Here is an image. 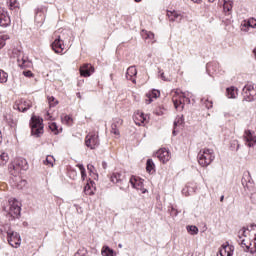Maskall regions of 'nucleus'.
I'll return each mask as SVG.
<instances>
[{"label": "nucleus", "instance_id": "cd10ccee", "mask_svg": "<svg viewBox=\"0 0 256 256\" xmlns=\"http://www.w3.org/2000/svg\"><path fill=\"white\" fill-rule=\"evenodd\" d=\"M146 171L147 173L155 171V162H153V159L151 158L146 161Z\"/></svg>", "mask_w": 256, "mask_h": 256}, {"label": "nucleus", "instance_id": "603ef678", "mask_svg": "<svg viewBox=\"0 0 256 256\" xmlns=\"http://www.w3.org/2000/svg\"><path fill=\"white\" fill-rule=\"evenodd\" d=\"M237 243L240 244V245H244L245 244V239H243V235L239 234V232H238Z\"/></svg>", "mask_w": 256, "mask_h": 256}, {"label": "nucleus", "instance_id": "6ab92c4d", "mask_svg": "<svg viewBox=\"0 0 256 256\" xmlns=\"http://www.w3.org/2000/svg\"><path fill=\"white\" fill-rule=\"evenodd\" d=\"M30 107H32V104L29 100H22L16 105V109H18L21 113H26V111H29Z\"/></svg>", "mask_w": 256, "mask_h": 256}, {"label": "nucleus", "instance_id": "0eeeda50", "mask_svg": "<svg viewBox=\"0 0 256 256\" xmlns=\"http://www.w3.org/2000/svg\"><path fill=\"white\" fill-rule=\"evenodd\" d=\"M175 94L176 96H173L172 98L174 107L178 111H183V109H185V101H188V103H191V100L185 97V94L183 93L182 95H179V91H176Z\"/></svg>", "mask_w": 256, "mask_h": 256}, {"label": "nucleus", "instance_id": "c9c22d12", "mask_svg": "<svg viewBox=\"0 0 256 256\" xmlns=\"http://www.w3.org/2000/svg\"><path fill=\"white\" fill-rule=\"evenodd\" d=\"M201 103H203L206 109H213V101L209 100V98H202Z\"/></svg>", "mask_w": 256, "mask_h": 256}, {"label": "nucleus", "instance_id": "a878e982", "mask_svg": "<svg viewBox=\"0 0 256 256\" xmlns=\"http://www.w3.org/2000/svg\"><path fill=\"white\" fill-rule=\"evenodd\" d=\"M129 183L132 185L133 189H139V187H143V182L135 176L130 177Z\"/></svg>", "mask_w": 256, "mask_h": 256}, {"label": "nucleus", "instance_id": "09e8293b", "mask_svg": "<svg viewBox=\"0 0 256 256\" xmlns=\"http://www.w3.org/2000/svg\"><path fill=\"white\" fill-rule=\"evenodd\" d=\"M246 22H247L248 27H250L252 29H256V19L255 18H250Z\"/></svg>", "mask_w": 256, "mask_h": 256}, {"label": "nucleus", "instance_id": "423d86ee", "mask_svg": "<svg viewBox=\"0 0 256 256\" xmlns=\"http://www.w3.org/2000/svg\"><path fill=\"white\" fill-rule=\"evenodd\" d=\"M9 204L10 207L6 217H8L9 221H15V219H19L21 217V206L17 200L9 202Z\"/></svg>", "mask_w": 256, "mask_h": 256}, {"label": "nucleus", "instance_id": "dca6fc26", "mask_svg": "<svg viewBox=\"0 0 256 256\" xmlns=\"http://www.w3.org/2000/svg\"><path fill=\"white\" fill-rule=\"evenodd\" d=\"M112 183H120V185H125L127 183V179H125V175L120 172H114L110 178Z\"/></svg>", "mask_w": 256, "mask_h": 256}, {"label": "nucleus", "instance_id": "f03ea898", "mask_svg": "<svg viewBox=\"0 0 256 256\" xmlns=\"http://www.w3.org/2000/svg\"><path fill=\"white\" fill-rule=\"evenodd\" d=\"M11 175L17 177L21 171L29 169V163L25 158H17L9 167Z\"/></svg>", "mask_w": 256, "mask_h": 256}, {"label": "nucleus", "instance_id": "72a5a7b5", "mask_svg": "<svg viewBox=\"0 0 256 256\" xmlns=\"http://www.w3.org/2000/svg\"><path fill=\"white\" fill-rule=\"evenodd\" d=\"M8 7L11 11H15V9H19V2L17 0H9Z\"/></svg>", "mask_w": 256, "mask_h": 256}, {"label": "nucleus", "instance_id": "f704fd0d", "mask_svg": "<svg viewBox=\"0 0 256 256\" xmlns=\"http://www.w3.org/2000/svg\"><path fill=\"white\" fill-rule=\"evenodd\" d=\"M43 163L44 165H49V167H53V163H55V158L51 155H48Z\"/></svg>", "mask_w": 256, "mask_h": 256}, {"label": "nucleus", "instance_id": "f3484780", "mask_svg": "<svg viewBox=\"0 0 256 256\" xmlns=\"http://www.w3.org/2000/svg\"><path fill=\"white\" fill-rule=\"evenodd\" d=\"M167 17L169 18V21L172 23H180L181 19H183V16H181V13L177 12L176 10H168L167 11Z\"/></svg>", "mask_w": 256, "mask_h": 256}, {"label": "nucleus", "instance_id": "5701e85b", "mask_svg": "<svg viewBox=\"0 0 256 256\" xmlns=\"http://www.w3.org/2000/svg\"><path fill=\"white\" fill-rule=\"evenodd\" d=\"M92 187H95V182L91 179H88L86 185L84 186L85 195H94Z\"/></svg>", "mask_w": 256, "mask_h": 256}, {"label": "nucleus", "instance_id": "a211bd4d", "mask_svg": "<svg viewBox=\"0 0 256 256\" xmlns=\"http://www.w3.org/2000/svg\"><path fill=\"white\" fill-rule=\"evenodd\" d=\"M123 125V119L115 118L111 124V133L114 135H119V127Z\"/></svg>", "mask_w": 256, "mask_h": 256}, {"label": "nucleus", "instance_id": "9d476101", "mask_svg": "<svg viewBox=\"0 0 256 256\" xmlns=\"http://www.w3.org/2000/svg\"><path fill=\"white\" fill-rule=\"evenodd\" d=\"M85 145L89 149H96V147H99V135L92 134L87 136L85 139Z\"/></svg>", "mask_w": 256, "mask_h": 256}, {"label": "nucleus", "instance_id": "c756f323", "mask_svg": "<svg viewBox=\"0 0 256 256\" xmlns=\"http://www.w3.org/2000/svg\"><path fill=\"white\" fill-rule=\"evenodd\" d=\"M87 169L90 173V176L93 177V179H99V174L95 172V166H93V164H88Z\"/></svg>", "mask_w": 256, "mask_h": 256}, {"label": "nucleus", "instance_id": "a18cd8bd", "mask_svg": "<svg viewBox=\"0 0 256 256\" xmlns=\"http://www.w3.org/2000/svg\"><path fill=\"white\" fill-rule=\"evenodd\" d=\"M230 149H231V151H239V141L232 140L230 142Z\"/></svg>", "mask_w": 256, "mask_h": 256}, {"label": "nucleus", "instance_id": "5fc2aeb1", "mask_svg": "<svg viewBox=\"0 0 256 256\" xmlns=\"http://www.w3.org/2000/svg\"><path fill=\"white\" fill-rule=\"evenodd\" d=\"M23 75L24 77L31 78L33 77V72H31L30 70H26V71H23Z\"/></svg>", "mask_w": 256, "mask_h": 256}, {"label": "nucleus", "instance_id": "8fccbe9b", "mask_svg": "<svg viewBox=\"0 0 256 256\" xmlns=\"http://www.w3.org/2000/svg\"><path fill=\"white\" fill-rule=\"evenodd\" d=\"M74 256H87V250L85 248H80L78 251L74 254Z\"/></svg>", "mask_w": 256, "mask_h": 256}, {"label": "nucleus", "instance_id": "f8f14e48", "mask_svg": "<svg viewBox=\"0 0 256 256\" xmlns=\"http://www.w3.org/2000/svg\"><path fill=\"white\" fill-rule=\"evenodd\" d=\"M243 249H245L246 253H251L252 255L256 253V233L254 234V238L252 241L248 243L244 239V244L240 245Z\"/></svg>", "mask_w": 256, "mask_h": 256}, {"label": "nucleus", "instance_id": "0e129e2a", "mask_svg": "<svg viewBox=\"0 0 256 256\" xmlns=\"http://www.w3.org/2000/svg\"><path fill=\"white\" fill-rule=\"evenodd\" d=\"M76 97H78V99H81V92H78V93L76 94Z\"/></svg>", "mask_w": 256, "mask_h": 256}, {"label": "nucleus", "instance_id": "bf43d9fd", "mask_svg": "<svg viewBox=\"0 0 256 256\" xmlns=\"http://www.w3.org/2000/svg\"><path fill=\"white\" fill-rule=\"evenodd\" d=\"M102 167H103V169H107V162L103 161L102 162Z\"/></svg>", "mask_w": 256, "mask_h": 256}, {"label": "nucleus", "instance_id": "2eb2a0df", "mask_svg": "<svg viewBox=\"0 0 256 256\" xmlns=\"http://www.w3.org/2000/svg\"><path fill=\"white\" fill-rule=\"evenodd\" d=\"M95 73V67L91 64H84L82 67H80V75L82 77H91Z\"/></svg>", "mask_w": 256, "mask_h": 256}, {"label": "nucleus", "instance_id": "9b49d317", "mask_svg": "<svg viewBox=\"0 0 256 256\" xmlns=\"http://www.w3.org/2000/svg\"><path fill=\"white\" fill-rule=\"evenodd\" d=\"M154 155L155 157H157V159H159L161 163H167V161L171 159V154L169 153V150H167V148L159 149Z\"/></svg>", "mask_w": 256, "mask_h": 256}, {"label": "nucleus", "instance_id": "3c124183", "mask_svg": "<svg viewBox=\"0 0 256 256\" xmlns=\"http://www.w3.org/2000/svg\"><path fill=\"white\" fill-rule=\"evenodd\" d=\"M242 91H246V92H255V88L253 87V85H246V86H244V88L242 89Z\"/></svg>", "mask_w": 256, "mask_h": 256}, {"label": "nucleus", "instance_id": "7ed1b4c3", "mask_svg": "<svg viewBox=\"0 0 256 256\" xmlns=\"http://www.w3.org/2000/svg\"><path fill=\"white\" fill-rule=\"evenodd\" d=\"M215 161V154L211 149H204L203 152L198 153V163L202 167H209Z\"/></svg>", "mask_w": 256, "mask_h": 256}, {"label": "nucleus", "instance_id": "b1692460", "mask_svg": "<svg viewBox=\"0 0 256 256\" xmlns=\"http://www.w3.org/2000/svg\"><path fill=\"white\" fill-rule=\"evenodd\" d=\"M242 95L243 101H248V103H251L256 100V92L242 91Z\"/></svg>", "mask_w": 256, "mask_h": 256}, {"label": "nucleus", "instance_id": "69168bd1", "mask_svg": "<svg viewBox=\"0 0 256 256\" xmlns=\"http://www.w3.org/2000/svg\"><path fill=\"white\" fill-rule=\"evenodd\" d=\"M171 213H175V215H177V211L174 210V208H172V212Z\"/></svg>", "mask_w": 256, "mask_h": 256}, {"label": "nucleus", "instance_id": "680f3d73", "mask_svg": "<svg viewBox=\"0 0 256 256\" xmlns=\"http://www.w3.org/2000/svg\"><path fill=\"white\" fill-rule=\"evenodd\" d=\"M225 200V196L224 195H222L221 197H220V201H221V203H223V201Z\"/></svg>", "mask_w": 256, "mask_h": 256}, {"label": "nucleus", "instance_id": "864d4df0", "mask_svg": "<svg viewBox=\"0 0 256 256\" xmlns=\"http://www.w3.org/2000/svg\"><path fill=\"white\" fill-rule=\"evenodd\" d=\"M158 73L160 74V79H162V81H168L163 70L158 68Z\"/></svg>", "mask_w": 256, "mask_h": 256}, {"label": "nucleus", "instance_id": "e2e57ef3", "mask_svg": "<svg viewBox=\"0 0 256 256\" xmlns=\"http://www.w3.org/2000/svg\"><path fill=\"white\" fill-rule=\"evenodd\" d=\"M140 117L143 119V121H145V119H147V118H145V114H144V113H142V114L140 115Z\"/></svg>", "mask_w": 256, "mask_h": 256}, {"label": "nucleus", "instance_id": "58836bf2", "mask_svg": "<svg viewBox=\"0 0 256 256\" xmlns=\"http://www.w3.org/2000/svg\"><path fill=\"white\" fill-rule=\"evenodd\" d=\"M183 123H185V118L183 116H178L175 120H174V128L179 127V125H183Z\"/></svg>", "mask_w": 256, "mask_h": 256}, {"label": "nucleus", "instance_id": "c85d7f7f", "mask_svg": "<svg viewBox=\"0 0 256 256\" xmlns=\"http://www.w3.org/2000/svg\"><path fill=\"white\" fill-rule=\"evenodd\" d=\"M220 256H233V250L231 247H224L223 249L219 250Z\"/></svg>", "mask_w": 256, "mask_h": 256}, {"label": "nucleus", "instance_id": "052dcab7", "mask_svg": "<svg viewBox=\"0 0 256 256\" xmlns=\"http://www.w3.org/2000/svg\"><path fill=\"white\" fill-rule=\"evenodd\" d=\"M192 1H193V3H197L199 5V4H201L202 0H192Z\"/></svg>", "mask_w": 256, "mask_h": 256}, {"label": "nucleus", "instance_id": "39448f33", "mask_svg": "<svg viewBox=\"0 0 256 256\" xmlns=\"http://www.w3.org/2000/svg\"><path fill=\"white\" fill-rule=\"evenodd\" d=\"M65 35H69V33H67V30H65L62 35H58L56 36V38L54 39L53 43L51 44V48L52 50L57 53L58 55L63 53V51L65 50L64 46H65V39H67V36Z\"/></svg>", "mask_w": 256, "mask_h": 256}, {"label": "nucleus", "instance_id": "bb28decb", "mask_svg": "<svg viewBox=\"0 0 256 256\" xmlns=\"http://www.w3.org/2000/svg\"><path fill=\"white\" fill-rule=\"evenodd\" d=\"M242 185L245 189H251V174L249 172L242 178Z\"/></svg>", "mask_w": 256, "mask_h": 256}, {"label": "nucleus", "instance_id": "f257e3e1", "mask_svg": "<svg viewBox=\"0 0 256 256\" xmlns=\"http://www.w3.org/2000/svg\"><path fill=\"white\" fill-rule=\"evenodd\" d=\"M30 129L32 137H41L44 133L43 118L32 115L30 119Z\"/></svg>", "mask_w": 256, "mask_h": 256}, {"label": "nucleus", "instance_id": "13d9d810", "mask_svg": "<svg viewBox=\"0 0 256 256\" xmlns=\"http://www.w3.org/2000/svg\"><path fill=\"white\" fill-rule=\"evenodd\" d=\"M172 135H173L174 137H176V135H177V128L174 127L173 132H172Z\"/></svg>", "mask_w": 256, "mask_h": 256}, {"label": "nucleus", "instance_id": "37998d69", "mask_svg": "<svg viewBox=\"0 0 256 256\" xmlns=\"http://www.w3.org/2000/svg\"><path fill=\"white\" fill-rule=\"evenodd\" d=\"M192 193H195V188L186 187L182 189V194L185 195V197H189Z\"/></svg>", "mask_w": 256, "mask_h": 256}, {"label": "nucleus", "instance_id": "7c9ffc66", "mask_svg": "<svg viewBox=\"0 0 256 256\" xmlns=\"http://www.w3.org/2000/svg\"><path fill=\"white\" fill-rule=\"evenodd\" d=\"M224 11L229 12L233 9V0H223Z\"/></svg>", "mask_w": 256, "mask_h": 256}, {"label": "nucleus", "instance_id": "49530a36", "mask_svg": "<svg viewBox=\"0 0 256 256\" xmlns=\"http://www.w3.org/2000/svg\"><path fill=\"white\" fill-rule=\"evenodd\" d=\"M251 26H249V24H247V20L244 21V23L241 24V31H243L244 33H249Z\"/></svg>", "mask_w": 256, "mask_h": 256}, {"label": "nucleus", "instance_id": "79ce46f5", "mask_svg": "<svg viewBox=\"0 0 256 256\" xmlns=\"http://www.w3.org/2000/svg\"><path fill=\"white\" fill-rule=\"evenodd\" d=\"M49 107H55L59 105V101L54 96H48Z\"/></svg>", "mask_w": 256, "mask_h": 256}, {"label": "nucleus", "instance_id": "c03bdc74", "mask_svg": "<svg viewBox=\"0 0 256 256\" xmlns=\"http://www.w3.org/2000/svg\"><path fill=\"white\" fill-rule=\"evenodd\" d=\"M61 120L63 123H66V125H71V123H73V118L69 115L61 116Z\"/></svg>", "mask_w": 256, "mask_h": 256}, {"label": "nucleus", "instance_id": "4468645a", "mask_svg": "<svg viewBox=\"0 0 256 256\" xmlns=\"http://www.w3.org/2000/svg\"><path fill=\"white\" fill-rule=\"evenodd\" d=\"M11 25V17H9V13L7 11L0 8V27L6 28Z\"/></svg>", "mask_w": 256, "mask_h": 256}, {"label": "nucleus", "instance_id": "412c9836", "mask_svg": "<svg viewBox=\"0 0 256 256\" xmlns=\"http://www.w3.org/2000/svg\"><path fill=\"white\" fill-rule=\"evenodd\" d=\"M238 89L235 86H230L226 88V96L228 99H237V96L239 95Z\"/></svg>", "mask_w": 256, "mask_h": 256}, {"label": "nucleus", "instance_id": "473e14b6", "mask_svg": "<svg viewBox=\"0 0 256 256\" xmlns=\"http://www.w3.org/2000/svg\"><path fill=\"white\" fill-rule=\"evenodd\" d=\"M76 167H78L80 170L82 181H85V179H87V171L85 170V166L83 164H77Z\"/></svg>", "mask_w": 256, "mask_h": 256}, {"label": "nucleus", "instance_id": "4d7b16f0", "mask_svg": "<svg viewBox=\"0 0 256 256\" xmlns=\"http://www.w3.org/2000/svg\"><path fill=\"white\" fill-rule=\"evenodd\" d=\"M18 63H19V67H25V63H27V61H25L24 58H22V63L21 60L18 59Z\"/></svg>", "mask_w": 256, "mask_h": 256}, {"label": "nucleus", "instance_id": "774afa93", "mask_svg": "<svg viewBox=\"0 0 256 256\" xmlns=\"http://www.w3.org/2000/svg\"><path fill=\"white\" fill-rule=\"evenodd\" d=\"M156 115H163V112H157Z\"/></svg>", "mask_w": 256, "mask_h": 256}, {"label": "nucleus", "instance_id": "ddd939ff", "mask_svg": "<svg viewBox=\"0 0 256 256\" xmlns=\"http://www.w3.org/2000/svg\"><path fill=\"white\" fill-rule=\"evenodd\" d=\"M244 139L248 147H254L256 145V134L251 130H246L244 134Z\"/></svg>", "mask_w": 256, "mask_h": 256}, {"label": "nucleus", "instance_id": "e433bc0d", "mask_svg": "<svg viewBox=\"0 0 256 256\" xmlns=\"http://www.w3.org/2000/svg\"><path fill=\"white\" fill-rule=\"evenodd\" d=\"M49 129L54 133V135H59V126H57L56 122H52L49 124Z\"/></svg>", "mask_w": 256, "mask_h": 256}, {"label": "nucleus", "instance_id": "ea45409f", "mask_svg": "<svg viewBox=\"0 0 256 256\" xmlns=\"http://www.w3.org/2000/svg\"><path fill=\"white\" fill-rule=\"evenodd\" d=\"M0 161L2 162V165H7V162L9 161V154L2 152L0 154Z\"/></svg>", "mask_w": 256, "mask_h": 256}, {"label": "nucleus", "instance_id": "20e7f679", "mask_svg": "<svg viewBox=\"0 0 256 256\" xmlns=\"http://www.w3.org/2000/svg\"><path fill=\"white\" fill-rule=\"evenodd\" d=\"M4 231L7 234V241L11 247H19L21 245V235L11 229V226L5 225Z\"/></svg>", "mask_w": 256, "mask_h": 256}, {"label": "nucleus", "instance_id": "6e6552de", "mask_svg": "<svg viewBox=\"0 0 256 256\" xmlns=\"http://www.w3.org/2000/svg\"><path fill=\"white\" fill-rule=\"evenodd\" d=\"M45 13H47V7L45 6H38L35 9L34 21L38 27H41L45 23Z\"/></svg>", "mask_w": 256, "mask_h": 256}, {"label": "nucleus", "instance_id": "a19ab883", "mask_svg": "<svg viewBox=\"0 0 256 256\" xmlns=\"http://www.w3.org/2000/svg\"><path fill=\"white\" fill-rule=\"evenodd\" d=\"M8 78H9V74H7V72L0 69V83H7Z\"/></svg>", "mask_w": 256, "mask_h": 256}, {"label": "nucleus", "instance_id": "6e6d98bb", "mask_svg": "<svg viewBox=\"0 0 256 256\" xmlns=\"http://www.w3.org/2000/svg\"><path fill=\"white\" fill-rule=\"evenodd\" d=\"M250 199H251L252 203H256V192L251 193Z\"/></svg>", "mask_w": 256, "mask_h": 256}, {"label": "nucleus", "instance_id": "2f4dec72", "mask_svg": "<svg viewBox=\"0 0 256 256\" xmlns=\"http://www.w3.org/2000/svg\"><path fill=\"white\" fill-rule=\"evenodd\" d=\"M186 230L190 235H197L199 233V228L195 225H188Z\"/></svg>", "mask_w": 256, "mask_h": 256}, {"label": "nucleus", "instance_id": "4c0bfd02", "mask_svg": "<svg viewBox=\"0 0 256 256\" xmlns=\"http://www.w3.org/2000/svg\"><path fill=\"white\" fill-rule=\"evenodd\" d=\"M142 37L144 39H155V34L147 30H142Z\"/></svg>", "mask_w": 256, "mask_h": 256}, {"label": "nucleus", "instance_id": "338daca9", "mask_svg": "<svg viewBox=\"0 0 256 256\" xmlns=\"http://www.w3.org/2000/svg\"><path fill=\"white\" fill-rule=\"evenodd\" d=\"M120 189H121V191H125V187H123V186H120Z\"/></svg>", "mask_w": 256, "mask_h": 256}, {"label": "nucleus", "instance_id": "aec40b11", "mask_svg": "<svg viewBox=\"0 0 256 256\" xmlns=\"http://www.w3.org/2000/svg\"><path fill=\"white\" fill-rule=\"evenodd\" d=\"M133 77H137V68L135 66H130L126 71V78L132 83H135V79Z\"/></svg>", "mask_w": 256, "mask_h": 256}, {"label": "nucleus", "instance_id": "de8ad7c7", "mask_svg": "<svg viewBox=\"0 0 256 256\" xmlns=\"http://www.w3.org/2000/svg\"><path fill=\"white\" fill-rule=\"evenodd\" d=\"M7 39H9L8 35L0 36V49H3V47H5Z\"/></svg>", "mask_w": 256, "mask_h": 256}, {"label": "nucleus", "instance_id": "4be33fe9", "mask_svg": "<svg viewBox=\"0 0 256 256\" xmlns=\"http://www.w3.org/2000/svg\"><path fill=\"white\" fill-rule=\"evenodd\" d=\"M161 92L159 90L153 89L147 94L148 99H146L147 105L153 103V99L160 97Z\"/></svg>", "mask_w": 256, "mask_h": 256}, {"label": "nucleus", "instance_id": "393cba45", "mask_svg": "<svg viewBox=\"0 0 256 256\" xmlns=\"http://www.w3.org/2000/svg\"><path fill=\"white\" fill-rule=\"evenodd\" d=\"M102 256H117V252L113 250L111 247L104 245L101 249Z\"/></svg>", "mask_w": 256, "mask_h": 256}, {"label": "nucleus", "instance_id": "1a4fd4ad", "mask_svg": "<svg viewBox=\"0 0 256 256\" xmlns=\"http://www.w3.org/2000/svg\"><path fill=\"white\" fill-rule=\"evenodd\" d=\"M220 71L219 62L213 61L206 64V73H208L210 77L219 74Z\"/></svg>", "mask_w": 256, "mask_h": 256}]
</instances>
